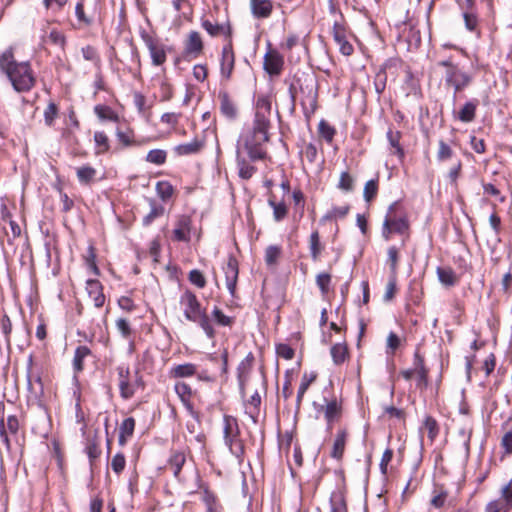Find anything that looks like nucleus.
Segmentation results:
<instances>
[{
    "mask_svg": "<svg viewBox=\"0 0 512 512\" xmlns=\"http://www.w3.org/2000/svg\"><path fill=\"white\" fill-rule=\"evenodd\" d=\"M270 109V102L266 98H258L252 130L243 134L237 143L238 159L249 157L250 160H262L266 157Z\"/></svg>",
    "mask_w": 512,
    "mask_h": 512,
    "instance_id": "f257e3e1",
    "label": "nucleus"
},
{
    "mask_svg": "<svg viewBox=\"0 0 512 512\" xmlns=\"http://www.w3.org/2000/svg\"><path fill=\"white\" fill-rule=\"evenodd\" d=\"M0 71L7 75L17 92H28L35 85L36 79L30 63L15 61L12 47L0 54Z\"/></svg>",
    "mask_w": 512,
    "mask_h": 512,
    "instance_id": "f03ea898",
    "label": "nucleus"
},
{
    "mask_svg": "<svg viewBox=\"0 0 512 512\" xmlns=\"http://www.w3.org/2000/svg\"><path fill=\"white\" fill-rule=\"evenodd\" d=\"M179 305L186 320L197 323L209 339H213L215 337L216 331L206 309L202 307L194 292L186 289L180 295Z\"/></svg>",
    "mask_w": 512,
    "mask_h": 512,
    "instance_id": "7ed1b4c3",
    "label": "nucleus"
},
{
    "mask_svg": "<svg viewBox=\"0 0 512 512\" xmlns=\"http://www.w3.org/2000/svg\"><path fill=\"white\" fill-rule=\"evenodd\" d=\"M437 65L445 68V85L453 88L454 99L458 92L464 90L472 82V76L467 72L462 71L457 64H454L451 61V59L441 60Z\"/></svg>",
    "mask_w": 512,
    "mask_h": 512,
    "instance_id": "20e7f679",
    "label": "nucleus"
},
{
    "mask_svg": "<svg viewBox=\"0 0 512 512\" xmlns=\"http://www.w3.org/2000/svg\"><path fill=\"white\" fill-rule=\"evenodd\" d=\"M224 442L230 452L237 458L244 454V445L239 438L240 430L237 419L233 416L225 415L223 418Z\"/></svg>",
    "mask_w": 512,
    "mask_h": 512,
    "instance_id": "39448f33",
    "label": "nucleus"
},
{
    "mask_svg": "<svg viewBox=\"0 0 512 512\" xmlns=\"http://www.w3.org/2000/svg\"><path fill=\"white\" fill-rule=\"evenodd\" d=\"M396 204H392L385 216L382 227V236L385 240H389L392 233H404L408 229V222L404 217L396 218L392 212Z\"/></svg>",
    "mask_w": 512,
    "mask_h": 512,
    "instance_id": "423d86ee",
    "label": "nucleus"
},
{
    "mask_svg": "<svg viewBox=\"0 0 512 512\" xmlns=\"http://www.w3.org/2000/svg\"><path fill=\"white\" fill-rule=\"evenodd\" d=\"M141 38L149 50L152 64L155 66L164 64L166 61V52L164 46L146 32L141 34Z\"/></svg>",
    "mask_w": 512,
    "mask_h": 512,
    "instance_id": "0eeeda50",
    "label": "nucleus"
},
{
    "mask_svg": "<svg viewBox=\"0 0 512 512\" xmlns=\"http://www.w3.org/2000/svg\"><path fill=\"white\" fill-rule=\"evenodd\" d=\"M223 272L226 280V287L232 297L235 296L236 285L239 274L238 261L233 255H229L225 266H223Z\"/></svg>",
    "mask_w": 512,
    "mask_h": 512,
    "instance_id": "6e6552de",
    "label": "nucleus"
},
{
    "mask_svg": "<svg viewBox=\"0 0 512 512\" xmlns=\"http://www.w3.org/2000/svg\"><path fill=\"white\" fill-rule=\"evenodd\" d=\"M120 396L128 400L135 394V385L130 382V369L128 366L120 365L117 367Z\"/></svg>",
    "mask_w": 512,
    "mask_h": 512,
    "instance_id": "1a4fd4ad",
    "label": "nucleus"
},
{
    "mask_svg": "<svg viewBox=\"0 0 512 512\" xmlns=\"http://www.w3.org/2000/svg\"><path fill=\"white\" fill-rule=\"evenodd\" d=\"M263 65L268 74L277 76L283 69L284 58L277 50H269L264 56Z\"/></svg>",
    "mask_w": 512,
    "mask_h": 512,
    "instance_id": "9d476101",
    "label": "nucleus"
},
{
    "mask_svg": "<svg viewBox=\"0 0 512 512\" xmlns=\"http://www.w3.org/2000/svg\"><path fill=\"white\" fill-rule=\"evenodd\" d=\"M303 97L301 104L305 110L309 109L314 112L317 108V85L313 79L306 80L305 88L301 86Z\"/></svg>",
    "mask_w": 512,
    "mask_h": 512,
    "instance_id": "9b49d317",
    "label": "nucleus"
},
{
    "mask_svg": "<svg viewBox=\"0 0 512 512\" xmlns=\"http://www.w3.org/2000/svg\"><path fill=\"white\" fill-rule=\"evenodd\" d=\"M76 175L82 185H90L105 177V173L102 170H98L87 164L76 168Z\"/></svg>",
    "mask_w": 512,
    "mask_h": 512,
    "instance_id": "f8f14e48",
    "label": "nucleus"
},
{
    "mask_svg": "<svg viewBox=\"0 0 512 512\" xmlns=\"http://www.w3.org/2000/svg\"><path fill=\"white\" fill-rule=\"evenodd\" d=\"M325 402V405H321L318 411L324 413L325 420L327 421V429L330 430L332 423L341 417L342 404L336 398L330 401L325 400Z\"/></svg>",
    "mask_w": 512,
    "mask_h": 512,
    "instance_id": "ddd939ff",
    "label": "nucleus"
},
{
    "mask_svg": "<svg viewBox=\"0 0 512 512\" xmlns=\"http://www.w3.org/2000/svg\"><path fill=\"white\" fill-rule=\"evenodd\" d=\"M333 39L343 55L350 56L353 53L354 48L347 39L345 27L338 22H335L333 25Z\"/></svg>",
    "mask_w": 512,
    "mask_h": 512,
    "instance_id": "4468645a",
    "label": "nucleus"
},
{
    "mask_svg": "<svg viewBox=\"0 0 512 512\" xmlns=\"http://www.w3.org/2000/svg\"><path fill=\"white\" fill-rule=\"evenodd\" d=\"M272 0H250V11L256 19H267L273 12Z\"/></svg>",
    "mask_w": 512,
    "mask_h": 512,
    "instance_id": "2eb2a0df",
    "label": "nucleus"
},
{
    "mask_svg": "<svg viewBox=\"0 0 512 512\" xmlns=\"http://www.w3.org/2000/svg\"><path fill=\"white\" fill-rule=\"evenodd\" d=\"M235 56L232 45L229 43L222 49L221 57V75L222 77L229 79L234 69Z\"/></svg>",
    "mask_w": 512,
    "mask_h": 512,
    "instance_id": "dca6fc26",
    "label": "nucleus"
},
{
    "mask_svg": "<svg viewBox=\"0 0 512 512\" xmlns=\"http://www.w3.org/2000/svg\"><path fill=\"white\" fill-rule=\"evenodd\" d=\"M347 440H348V431H347V429L346 428H340L337 431L336 435H335L333 446H332V450L330 452V456L333 459H336V460H341L342 459V457L344 455V451H345V446H346Z\"/></svg>",
    "mask_w": 512,
    "mask_h": 512,
    "instance_id": "f3484780",
    "label": "nucleus"
},
{
    "mask_svg": "<svg viewBox=\"0 0 512 512\" xmlns=\"http://www.w3.org/2000/svg\"><path fill=\"white\" fill-rule=\"evenodd\" d=\"M253 360H254L253 354L249 353L240 362V364L237 367V378H238L239 387H240V393H241L242 397L245 396L244 386H245V383H246V381L248 379V374H249V371H250V369L252 367Z\"/></svg>",
    "mask_w": 512,
    "mask_h": 512,
    "instance_id": "a211bd4d",
    "label": "nucleus"
},
{
    "mask_svg": "<svg viewBox=\"0 0 512 512\" xmlns=\"http://www.w3.org/2000/svg\"><path fill=\"white\" fill-rule=\"evenodd\" d=\"M479 106L478 99H471L460 108V110L455 113L456 119L463 123H470L476 117V111Z\"/></svg>",
    "mask_w": 512,
    "mask_h": 512,
    "instance_id": "6ab92c4d",
    "label": "nucleus"
},
{
    "mask_svg": "<svg viewBox=\"0 0 512 512\" xmlns=\"http://www.w3.org/2000/svg\"><path fill=\"white\" fill-rule=\"evenodd\" d=\"M86 290L89 297L93 300L94 306L101 308L105 302L101 283L98 280L89 279L86 282Z\"/></svg>",
    "mask_w": 512,
    "mask_h": 512,
    "instance_id": "aec40b11",
    "label": "nucleus"
},
{
    "mask_svg": "<svg viewBox=\"0 0 512 512\" xmlns=\"http://www.w3.org/2000/svg\"><path fill=\"white\" fill-rule=\"evenodd\" d=\"M191 230V219L189 216L182 215L176 222V227L173 231L174 238L177 241H189Z\"/></svg>",
    "mask_w": 512,
    "mask_h": 512,
    "instance_id": "412c9836",
    "label": "nucleus"
},
{
    "mask_svg": "<svg viewBox=\"0 0 512 512\" xmlns=\"http://www.w3.org/2000/svg\"><path fill=\"white\" fill-rule=\"evenodd\" d=\"M218 98L220 100V111L223 116L233 120L237 116V108L226 91H220Z\"/></svg>",
    "mask_w": 512,
    "mask_h": 512,
    "instance_id": "4be33fe9",
    "label": "nucleus"
},
{
    "mask_svg": "<svg viewBox=\"0 0 512 512\" xmlns=\"http://www.w3.org/2000/svg\"><path fill=\"white\" fill-rule=\"evenodd\" d=\"M201 26L212 37L230 34V26L228 24L212 23L209 19H202Z\"/></svg>",
    "mask_w": 512,
    "mask_h": 512,
    "instance_id": "5701e85b",
    "label": "nucleus"
},
{
    "mask_svg": "<svg viewBox=\"0 0 512 512\" xmlns=\"http://www.w3.org/2000/svg\"><path fill=\"white\" fill-rule=\"evenodd\" d=\"M148 203L150 206V211L143 218V224L146 226L150 225L156 218L161 217L165 212L164 206L157 202L155 199H148Z\"/></svg>",
    "mask_w": 512,
    "mask_h": 512,
    "instance_id": "b1692460",
    "label": "nucleus"
},
{
    "mask_svg": "<svg viewBox=\"0 0 512 512\" xmlns=\"http://www.w3.org/2000/svg\"><path fill=\"white\" fill-rule=\"evenodd\" d=\"M197 372V366L193 363H184L174 366L170 375L174 378H186L194 376Z\"/></svg>",
    "mask_w": 512,
    "mask_h": 512,
    "instance_id": "393cba45",
    "label": "nucleus"
},
{
    "mask_svg": "<svg viewBox=\"0 0 512 512\" xmlns=\"http://www.w3.org/2000/svg\"><path fill=\"white\" fill-rule=\"evenodd\" d=\"M135 429V420L132 417L126 418L119 428V444L124 446L127 439L133 435Z\"/></svg>",
    "mask_w": 512,
    "mask_h": 512,
    "instance_id": "a878e982",
    "label": "nucleus"
},
{
    "mask_svg": "<svg viewBox=\"0 0 512 512\" xmlns=\"http://www.w3.org/2000/svg\"><path fill=\"white\" fill-rule=\"evenodd\" d=\"M203 49L202 39L197 31L189 33L188 41L186 44V51L189 54L199 55Z\"/></svg>",
    "mask_w": 512,
    "mask_h": 512,
    "instance_id": "bb28decb",
    "label": "nucleus"
},
{
    "mask_svg": "<svg viewBox=\"0 0 512 512\" xmlns=\"http://www.w3.org/2000/svg\"><path fill=\"white\" fill-rule=\"evenodd\" d=\"M400 138H401V133L399 131H394L392 129H389L387 131L388 142H389L391 148L395 149V152L393 153V155L398 158H402L404 156L403 149L400 146Z\"/></svg>",
    "mask_w": 512,
    "mask_h": 512,
    "instance_id": "cd10ccee",
    "label": "nucleus"
},
{
    "mask_svg": "<svg viewBox=\"0 0 512 512\" xmlns=\"http://www.w3.org/2000/svg\"><path fill=\"white\" fill-rule=\"evenodd\" d=\"M186 462V456L183 452H174L169 459V467L175 477H179L181 469Z\"/></svg>",
    "mask_w": 512,
    "mask_h": 512,
    "instance_id": "c85d7f7f",
    "label": "nucleus"
},
{
    "mask_svg": "<svg viewBox=\"0 0 512 512\" xmlns=\"http://www.w3.org/2000/svg\"><path fill=\"white\" fill-rule=\"evenodd\" d=\"M439 281L445 286H454L457 283V276L451 268H437Z\"/></svg>",
    "mask_w": 512,
    "mask_h": 512,
    "instance_id": "c756f323",
    "label": "nucleus"
},
{
    "mask_svg": "<svg viewBox=\"0 0 512 512\" xmlns=\"http://www.w3.org/2000/svg\"><path fill=\"white\" fill-rule=\"evenodd\" d=\"M91 354V350L87 346H79L76 348L73 358V366L75 371L83 370L84 359Z\"/></svg>",
    "mask_w": 512,
    "mask_h": 512,
    "instance_id": "7c9ffc66",
    "label": "nucleus"
},
{
    "mask_svg": "<svg viewBox=\"0 0 512 512\" xmlns=\"http://www.w3.org/2000/svg\"><path fill=\"white\" fill-rule=\"evenodd\" d=\"M156 192L163 202H168L174 195V188L168 181H159L156 184Z\"/></svg>",
    "mask_w": 512,
    "mask_h": 512,
    "instance_id": "2f4dec72",
    "label": "nucleus"
},
{
    "mask_svg": "<svg viewBox=\"0 0 512 512\" xmlns=\"http://www.w3.org/2000/svg\"><path fill=\"white\" fill-rule=\"evenodd\" d=\"M330 352H331L333 362L336 365L342 364L346 360L347 355H348L347 346L342 343H337V344L333 345L331 347Z\"/></svg>",
    "mask_w": 512,
    "mask_h": 512,
    "instance_id": "473e14b6",
    "label": "nucleus"
},
{
    "mask_svg": "<svg viewBox=\"0 0 512 512\" xmlns=\"http://www.w3.org/2000/svg\"><path fill=\"white\" fill-rule=\"evenodd\" d=\"M309 248L312 259L317 261L322 251V245L320 243V236L318 231L311 233L309 239Z\"/></svg>",
    "mask_w": 512,
    "mask_h": 512,
    "instance_id": "72a5a7b5",
    "label": "nucleus"
},
{
    "mask_svg": "<svg viewBox=\"0 0 512 512\" xmlns=\"http://www.w3.org/2000/svg\"><path fill=\"white\" fill-rule=\"evenodd\" d=\"M211 316L215 323L219 326L231 327L234 323V319L224 314V312L217 306L213 308Z\"/></svg>",
    "mask_w": 512,
    "mask_h": 512,
    "instance_id": "f704fd0d",
    "label": "nucleus"
},
{
    "mask_svg": "<svg viewBox=\"0 0 512 512\" xmlns=\"http://www.w3.org/2000/svg\"><path fill=\"white\" fill-rule=\"evenodd\" d=\"M94 112L101 120L117 122L119 119L118 115L109 106L97 105Z\"/></svg>",
    "mask_w": 512,
    "mask_h": 512,
    "instance_id": "c9c22d12",
    "label": "nucleus"
},
{
    "mask_svg": "<svg viewBox=\"0 0 512 512\" xmlns=\"http://www.w3.org/2000/svg\"><path fill=\"white\" fill-rule=\"evenodd\" d=\"M463 19L468 31L478 33L479 20L475 11H463Z\"/></svg>",
    "mask_w": 512,
    "mask_h": 512,
    "instance_id": "e433bc0d",
    "label": "nucleus"
},
{
    "mask_svg": "<svg viewBox=\"0 0 512 512\" xmlns=\"http://www.w3.org/2000/svg\"><path fill=\"white\" fill-rule=\"evenodd\" d=\"M422 429L427 431L428 438L431 442L435 440L439 433L437 421L431 416L425 418Z\"/></svg>",
    "mask_w": 512,
    "mask_h": 512,
    "instance_id": "4c0bfd02",
    "label": "nucleus"
},
{
    "mask_svg": "<svg viewBox=\"0 0 512 512\" xmlns=\"http://www.w3.org/2000/svg\"><path fill=\"white\" fill-rule=\"evenodd\" d=\"M201 148V144L197 141H193L186 144L176 146L178 156H189L198 152Z\"/></svg>",
    "mask_w": 512,
    "mask_h": 512,
    "instance_id": "58836bf2",
    "label": "nucleus"
},
{
    "mask_svg": "<svg viewBox=\"0 0 512 512\" xmlns=\"http://www.w3.org/2000/svg\"><path fill=\"white\" fill-rule=\"evenodd\" d=\"M181 118V113L166 112L161 115V123L167 125L170 130L175 131Z\"/></svg>",
    "mask_w": 512,
    "mask_h": 512,
    "instance_id": "ea45409f",
    "label": "nucleus"
},
{
    "mask_svg": "<svg viewBox=\"0 0 512 512\" xmlns=\"http://www.w3.org/2000/svg\"><path fill=\"white\" fill-rule=\"evenodd\" d=\"M318 131L320 136L329 143L333 140L336 133L335 128L325 120L319 122Z\"/></svg>",
    "mask_w": 512,
    "mask_h": 512,
    "instance_id": "a19ab883",
    "label": "nucleus"
},
{
    "mask_svg": "<svg viewBox=\"0 0 512 512\" xmlns=\"http://www.w3.org/2000/svg\"><path fill=\"white\" fill-rule=\"evenodd\" d=\"M377 192H378V181L376 179H371V180L367 181L364 186V191H363V197H364L365 201L366 202L372 201L376 197Z\"/></svg>",
    "mask_w": 512,
    "mask_h": 512,
    "instance_id": "79ce46f5",
    "label": "nucleus"
},
{
    "mask_svg": "<svg viewBox=\"0 0 512 512\" xmlns=\"http://www.w3.org/2000/svg\"><path fill=\"white\" fill-rule=\"evenodd\" d=\"M174 389L181 401L187 404L192 394L191 387L185 382H177Z\"/></svg>",
    "mask_w": 512,
    "mask_h": 512,
    "instance_id": "37998d69",
    "label": "nucleus"
},
{
    "mask_svg": "<svg viewBox=\"0 0 512 512\" xmlns=\"http://www.w3.org/2000/svg\"><path fill=\"white\" fill-rule=\"evenodd\" d=\"M269 205L273 208V216L276 221H281L287 215V207L282 203H276L273 199H269Z\"/></svg>",
    "mask_w": 512,
    "mask_h": 512,
    "instance_id": "c03bdc74",
    "label": "nucleus"
},
{
    "mask_svg": "<svg viewBox=\"0 0 512 512\" xmlns=\"http://www.w3.org/2000/svg\"><path fill=\"white\" fill-rule=\"evenodd\" d=\"M447 496H448L447 491H445L443 489H440L439 491L435 490L433 492V496L430 500L431 506H433L434 508H437V509L443 507L444 504L446 503Z\"/></svg>",
    "mask_w": 512,
    "mask_h": 512,
    "instance_id": "a18cd8bd",
    "label": "nucleus"
},
{
    "mask_svg": "<svg viewBox=\"0 0 512 512\" xmlns=\"http://www.w3.org/2000/svg\"><path fill=\"white\" fill-rule=\"evenodd\" d=\"M94 140L96 144L97 153H102L109 149L108 137L104 132H95Z\"/></svg>",
    "mask_w": 512,
    "mask_h": 512,
    "instance_id": "49530a36",
    "label": "nucleus"
},
{
    "mask_svg": "<svg viewBox=\"0 0 512 512\" xmlns=\"http://www.w3.org/2000/svg\"><path fill=\"white\" fill-rule=\"evenodd\" d=\"M188 279L197 288L202 289L206 286V279L203 273L197 269H193L189 272Z\"/></svg>",
    "mask_w": 512,
    "mask_h": 512,
    "instance_id": "de8ad7c7",
    "label": "nucleus"
},
{
    "mask_svg": "<svg viewBox=\"0 0 512 512\" xmlns=\"http://www.w3.org/2000/svg\"><path fill=\"white\" fill-rule=\"evenodd\" d=\"M354 187V178L348 172H342L340 175L338 188L349 192L352 191Z\"/></svg>",
    "mask_w": 512,
    "mask_h": 512,
    "instance_id": "09e8293b",
    "label": "nucleus"
},
{
    "mask_svg": "<svg viewBox=\"0 0 512 512\" xmlns=\"http://www.w3.org/2000/svg\"><path fill=\"white\" fill-rule=\"evenodd\" d=\"M256 169L250 162H239L238 173L242 179H250L255 173Z\"/></svg>",
    "mask_w": 512,
    "mask_h": 512,
    "instance_id": "8fccbe9b",
    "label": "nucleus"
},
{
    "mask_svg": "<svg viewBox=\"0 0 512 512\" xmlns=\"http://www.w3.org/2000/svg\"><path fill=\"white\" fill-rule=\"evenodd\" d=\"M280 254L281 250L278 246H268L265 251V261L267 265H274L277 262Z\"/></svg>",
    "mask_w": 512,
    "mask_h": 512,
    "instance_id": "3c124183",
    "label": "nucleus"
},
{
    "mask_svg": "<svg viewBox=\"0 0 512 512\" xmlns=\"http://www.w3.org/2000/svg\"><path fill=\"white\" fill-rule=\"evenodd\" d=\"M388 262L390 263V270L393 275H396L398 260H399V251L395 246H391L388 248Z\"/></svg>",
    "mask_w": 512,
    "mask_h": 512,
    "instance_id": "603ef678",
    "label": "nucleus"
},
{
    "mask_svg": "<svg viewBox=\"0 0 512 512\" xmlns=\"http://www.w3.org/2000/svg\"><path fill=\"white\" fill-rule=\"evenodd\" d=\"M349 211L348 205L333 207L325 216V220L344 218Z\"/></svg>",
    "mask_w": 512,
    "mask_h": 512,
    "instance_id": "864d4df0",
    "label": "nucleus"
},
{
    "mask_svg": "<svg viewBox=\"0 0 512 512\" xmlns=\"http://www.w3.org/2000/svg\"><path fill=\"white\" fill-rule=\"evenodd\" d=\"M47 39L48 41L53 44V45H56V46H59L61 48L64 47L65 45V36L64 34L59 31V30H56V29H52L48 36H47Z\"/></svg>",
    "mask_w": 512,
    "mask_h": 512,
    "instance_id": "5fc2aeb1",
    "label": "nucleus"
},
{
    "mask_svg": "<svg viewBox=\"0 0 512 512\" xmlns=\"http://www.w3.org/2000/svg\"><path fill=\"white\" fill-rule=\"evenodd\" d=\"M126 465V459L123 453L114 455L111 461V468L116 474H120Z\"/></svg>",
    "mask_w": 512,
    "mask_h": 512,
    "instance_id": "6e6d98bb",
    "label": "nucleus"
},
{
    "mask_svg": "<svg viewBox=\"0 0 512 512\" xmlns=\"http://www.w3.org/2000/svg\"><path fill=\"white\" fill-rule=\"evenodd\" d=\"M499 500L503 501L504 505L512 510V481L502 487Z\"/></svg>",
    "mask_w": 512,
    "mask_h": 512,
    "instance_id": "4d7b16f0",
    "label": "nucleus"
},
{
    "mask_svg": "<svg viewBox=\"0 0 512 512\" xmlns=\"http://www.w3.org/2000/svg\"><path fill=\"white\" fill-rule=\"evenodd\" d=\"M511 509L504 505L503 501L498 499L488 502L485 506V512H510Z\"/></svg>",
    "mask_w": 512,
    "mask_h": 512,
    "instance_id": "13d9d810",
    "label": "nucleus"
},
{
    "mask_svg": "<svg viewBox=\"0 0 512 512\" xmlns=\"http://www.w3.org/2000/svg\"><path fill=\"white\" fill-rule=\"evenodd\" d=\"M330 282L331 276L328 273H320L316 277V284L321 290L322 294H326L329 291Z\"/></svg>",
    "mask_w": 512,
    "mask_h": 512,
    "instance_id": "bf43d9fd",
    "label": "nucleus"
},
{
    "mask_svg": "<svg viewBox=\"0 0 512 512\" xmlns=\"http://www.w3.org/2000/svg\"><path fill=\"white\" fill-rule=\"evenodd\" d=\"M58 114V108L55 103L51 102L48 104L44 111V119L45 123L49 126L52 125L53 121L57 117Z\"/></svg>",
    "mask_w": 512,
    "mask_h": 512,
    "instance_id": "052dcab7",
    "label": "nucleus"
},
{
    "mask_svg": "<svg viewBox=\"0 0 512 512\" xmlns=\"http://www.w3.org/2000/svg\"><path fill=\"white\" fill-rule=\"evenodd\" d=\"M161 101H169L173 96L172 85L167 80L160 83Z\"/></svg>",
    "mask_w": 512,
    "mask_h": 512,
    "instance_id": "680f3d73",
    "label": "nucleus"
},
{
    "mask_svg": "<svg viewBox=\"0 0 512 512\" xmlns=\"http://www.w3.org/2000/svg\"><path fill=\"white\" fill-rule=\"evenodd\" d=\"M428 372L427 368L415 370V374L417 375V386L420 389H424L428 386Z\"/></svg>",
    "mask_w": 512,
    "mask_h": 512,
    "instance_id": "e2e57ef3",
    "label": "nucleus"
},
{
    "mask_svg": "<svg viewBox=\"0 0 512 512\" xmlns=\"http://www.w3.org/2000/svg\"><path fill=\"white\" fill-rule=\"evenodd\" d=\"M116 327L124 338H128L131 334V328L129 322L124 318L116 320Z\"/></svg>",
    "mask_w": 512,
    "mask_h": 512,
    "instance_id": "0e129e2a",
    "label": "nucleus"
},
{
    "mask_svg": "<svg viewBox=\"0 0 512 512\" xmlns=\"http://www.w3.org/2000/svg\"><path fill=\"white\" fill-rule=\"evenodd\" d=\"M277 354L286 360H290L294 357L295 352L289 345L280 344L277 347Z\"/></svg>",
    "mask_w": 512,
    "mask_h": 512,
    "instance_id": "69168bd1",
    "label": "nucleus"
},
{
    "mask_svg": "<svg viewBox=\"0 0 512 512\" xmlns=\"http://www.w3.org/2000/svg\"><path fill=\"white\" fill-rule=\"evenodd\" d=\"M204 501L206 504V512H220V505L213 496L207 495Z\"/></svg>",
    "mask_w": 512,
    "mask_h": 512,
    "instance_id": "338daca9",
    "label": "nucleus"
},
{
    "mask_svg": "<svg viewBox=\"0 0 512 512\" xmlns=\"http://www.w3.org/2000/svg\"><path fill=\"white\" fill-rule=\"evenodd\" d=\"M501 445L505 449L507 454L512 453V431H509L504 434L501 440Z\"/></svg>",
    "mask_w": 512,
    "mask_h": 512,
    "instance_id": "774afa93",
    "label": "nucleus"
}]
</instances>
